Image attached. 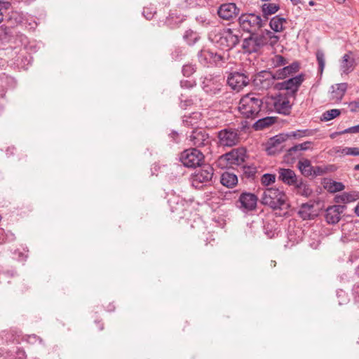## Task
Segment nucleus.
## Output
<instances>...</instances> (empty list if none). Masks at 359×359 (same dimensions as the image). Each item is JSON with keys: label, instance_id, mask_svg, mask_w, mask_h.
Listing matches in <instances>:
<instances>
[{"label": "nucleus", "instance_id": "13d9d810", "mask_svg": "<svg viewBox=\"0 0 359 359\" xmlns=\"http://www.w3.org/2000/svg\"><path fill=\"white\" fill-rule=\"evenodd\" d=\"M346 133H359V125L348 128L343 131L339 132V134Z\"/></svg>", "mask_w": 359, "mask_h": 359}, {"label": "nucleus", "instance_id": "f03ea898", "mask_svg": "<svg viewBox=\"0 0 359 359\" xmlns=\"http://www.w3.org/2000/svg\"><path fill=\"white\" fill-rule=\"evenodd\" d=\"M211 41L220 49L230 50L234 48L241 39L240 32L231 28H224L210 36Z\"/></svg>", "mask_w": 359, "mask_h": 359}, {"label": "nucleus", "instance_id": "412c9836", "mask_svg": "<svg viewBox=\"0 0 359 359\" xmlns=\"http://www.w3.org/2000/svg\"><path fill=\"white\" fill-rule=\"evenodd\" d=\"M245 151L243 149H233L222 156L230 164L239 165L241 162L244 161Z\"/></svg>", "mask_w": 359, "mask_h": 359}, {"label": "nucleus", "instance_id": "473e14b6", "mask_svg": "<svg viewBox=\"0 0 359 359\" xmlns=\"http://www.w3.org/2000/svg\"><path fill=\"white\" fill-rule=\"evenodd\" d=\"M295 188L297 193L302 196L309 197L313 194V190L302 180L297 183Z\"/></svg>", "mask_w": 359, "mask_h": 359}, {"label": "nucleus", "instance_id": "e433bc0d", "mask_svg": "<svg viewBox=\"0 0 359 359\" xmlns=\"http://www.w3.org/2000/svg\"><path fill=\"white\" fill-rule=\"evenodd\" d=\"M313 205L303 203L298 212V215L304 220L311 219V210Z\"/></svg>", "mask_w": 359, "mask_h": 359}, {"label": "nucleus", "instance_id": "f257e3e1", "mask_svg": "<svg viewBox=\"0 0 359 359\" xmlns=\"http://www.w3.org/2000/svg\"><path fill=\"white\" fill-rule=\"evenodd\" d=\"M263 103V98L260 95L248 93L240 100L238 110L245 118L255 119L262 111Z\"/></svg>", "mask_w": 359, "mask_h": 359}, {"label": "nucleus", "instance_id": "6e6d98bb", "mask_svg": "<svg viewBox=\"0 0 359 359\" xmlns=\"http://www.w3.org/2000/svg\"><path fill=\"white\" fill-rule=\"evenodd\" d=\"M26 340L28 343L32 344H36L37 341H39L41 344L43 341L42 339L36 334H30L27 336Z\"/></svg>", "mask_w": 359, "mask_h": 359}, {"label": "nucleus", "instance_id": "ddd939ff", "mask_svg": "<svg viewBox=\"0 0 359 359\" xmlns=\"http://www.w3.org/2000/svg\"><path fill=\"white\" fill-rule=\"evenodd\" d=\"M275 80V72L264 70L255 76L253 83L259 88L267 89L273 85Z\"/></svg>", "mask_w": 359, "mask_h": 359}, {"label": "nucleus", "instance_id": "5fc2aeb1", "mask_svg": "<svg viewBox=\"0 0 359 359\" xmlns=\"http://www.w3.org/2000/svg\"><path fill=\"white\" fill-rule=\"evenodd\" d=\"M313 144L312 142L306 141L301 144H295V147H297V149L300 153L304 151H306L309 149Z\"/></svg>", "mask_w": 359, "mask_h": 359}, {"label": "nucleus", "instance_id": "f704fd0d", "mask_svg": "<svg viewBox=\"0 0 359 359\" xmlns=\"http://www.w3.org/2000/svg\"><path fill=\"white\" fill-rule=\"evenodd\" d=\"M336 170L334 165H328L326 166H315L313 170V177L322 176L327 172H334Z\"/></svg>", "mask_w": 359, "mask_h": 359}, {"label": "nucleus", "instance_id": "423d86ee", "mask_svg": "<svg viewBox=\"0 0 359 359\" xmlns=\"http://www.w3.org/2000/svg\"><path fill=\"white\" fill-rule=\"evenodd\" d=\"M204 160L205 156L203 152L196 148L185 149L180 156V161L184 166L189 168L202 166Z\"/></svg>", "mask_w": 359, "mask_h": 359}, {"label": "nucleus", "instance_id": "7ed1b4c3", "mask_svg": "<svg viewBox=\"0 0 359 359\" xmlns=\"http://www.w3.org/2000/svg\"><path fill=\"white\" fill-rule=\"evenodd\" d=\"M287 196L277 188H268L263 192L261 196V203L273 210H283L288 208L286 203Z\"/></svg>", "mask_w": 359, "mask_h": 359}, {"label": "nucleus", "instance_id": "aec40b11", "mask_svg": "<svg viewBox=\"0 0 359 359\" xmlns=\"http://www.w3.org/2000/svg\"><path fill=\"white\" fill-rule=\"evenodd\" d=\"M352 52L346 53L340 62V71L341 74H348L352 72L355 67V60L352 56Z\"/></svg>", "mask_w": 359, "mask_h": 359}, {"label": "nucleus", "instance_id": "9b49d317", "mask_svg": "<svg viewBox=\"0 0 359 359\" xmlns=\"http://www.w3.org/2000/svg\"><path fill=\"white\" fill-rule=\"evenodd\" d=\"M289 135L280 133L271 137L266 144V151L269 155H276L280 154L283 150L282 144L285 142Z\"/></svg>", "mask_w": 359, "mask_h": 359}, {"label": "nucleus", "instance_id": "6e6552de", "mask_svg": "<svg viewBox=\"0 0 359 359\" xmlns=\"http://www.w3.org/2000/svg\"><path fill=\"white\" fill-rule=\"evenodd\" d=\"M201 79V86L206 94L213 96L222 93L224 86L219 76L209 74Z\"/></svg>", "mask_w": 359, "mask_h": 359}, {"label": "nucleus", "instance_id": "e2e57ef3", "mask_svg": "<svg viewBox=\"0 0 359 359\" xmlns=\"http://www.w3.org/2000/svg\"><path fill=\"white\" fill-rule=\"evenodd\" d=\"M26 357L25 351L23 349L18 348L16 351V355L13 359H24Z\"/></svg>", "mask_w": 359, "mask_h": 359}, {"label": "nucleus", "instance_id": "4be33fe9", "mask_svg": "<svg viewBox=\"0 0 359 359\" xmlns=\"http://www.w3.org/2000/svg\"><path fill=\"white\" fill-rule=\"evenodd\" d=\"M242 48L244 53H252L257 52L260 48L255 41V36L254 34H250V35L244 39L242 43Z\"/></svg>", "mask_w": 359, "mask_h": 359}, {"label": "nucleus", "instance_id": "c9c22d12", "mask_svg": "<svg viewBox=\"0 0 359 359\" xmlns=\"http://www.w3.org/2000/svg\"><path fill=\"white\" fill-rule=\"evenodd\" d=\"M325 188L330 193H335L344 190L345 186L342 182L330 180L325 184Z\"/></svg>", "mask_w": 359, "mask_h": 359}, {"label": "nucleus", "instance_id": "bf43d9fd", "mask_svg": "<svg viewBox=\"0 0 359 359\" xmlns=\"http://www.w3.org/2000/svg\"><path fill=\"white\" fill-rule=\"evenodd\" d=\"M194 4V0H179V6L182 8H187Z\"/></svg>", "mask_w": 359, "mask_h": 359}, {"label": "nucleus", "instance_id": "774afa93", "mask_svg": "<svg viewBox=\"0 0 359 359\" xmlns=\"http://www.w3.org/2000/svg\"><path fill=\"white\" fill-rule=\"evenodd\" d=\"M293 5H297L299 3L301 2V0H291Z\"/></svg>", "mask_w": 359, "mask_h": 359}, {"label": "nucleus", "instance_id": "58836bf2", "mask_svg": "<svg viewBox=\"0 0 359 359\" xmlns=\"http://www.w3.org/2000/svg\"><path fill=\"white\" fill-rule=\"evenodd\" d=\"M266 33L268 34V29H264L260 33H258L257 32L253 33L255 36V41L258 43L260 48L268 45V35Z\"/></svg>", "mask_w": 359, "mask_h": 359}, {"label": "nucleus", "instance_id": "69168bd1", "mask_svg": "<svg viewBox=\"0 0 359 359\" xmlns=\"http://www.w3.org/2000/svg\"><path fill=\"white\" fill-rule=\"evenodd\" d=\"M96 323H97L98 329L99 330H102L104 329V325L100 321H95Z\"/></svg>", "mask_w": 359, "mask_h": 359}, {"label": "nucleus", "instance_id": "49530a36", "mask_svg": "<svg viewBox=\"0 0 359 359\" xmlns=\"http://www.w3.org/2000/svg\"><path fill=\"white\" fill-rule=\"evenodd\" d=\"M276 181V175L271 173L264 174L261 178V182L264 186H269Z\"/></svg>", "mask_w": 359, "mask_h": 359}, {"label": "nucleus", "instance_id": "9d476101", "mask_svg": "<svg viewBox=\"0 0 359 359\" xmlns=\"http://www.w3.org/2000/svg\"><path fill=\"white\" fill-rule=\"evenodd\" d=\"M249 75L245 72H233L227 77V84L233 90L239 92L250 83Z\"/></svg>", "mask_w": 359, "mask_h": 359}, {"label": "nucleus", "instance_id": "3c124183", "mask_svg": "<svg viewBox=\"0 0 359 359\" xmlns=\"http://www.w3.org/2000/svg\"><path fill=\"white\" fill-rule=\"evenodd\" d=\"M266 34L268 35V36H267L268 37V39H267L268 45H269L271 46H273L279 41V36L276 35L274 32H273L270 30H268V34L266 33Z\"/></svg>", "mask_w": 359, "mask_h": 359}, {"label": "nucleus", "instance_id": "052dcab7", "mask_svg": "<svg viewBox=\"0 0 359 359\" xmlns=\"http://www.w3.org/2000/svg\"><path fill=\"white\" fill-rule=\"evenodd\" d=\"M180 100L181 102L180 106L182 109H186L187 107L191 106L193 104L192 100L190 99L182 100V95H181Z\"/></svg>", "mask_w": 359, "mask_h": 359}, {"label": "nucleus", "instance_id": "338daca9", "mask_svg": "<svg viewBox=\"0 0 359 359\" xmlns=\"http://www.w3.org/2000/svg\"><path fill=\"white\" fill-rule=\"evenodd\" d=\"M354 212L359 217V202L358 204L355 207Z\"/></svg>", "mask_w": 359, "mask_h": 359}, {"label": "nucleus", "instance_id": "4468645a", "mask_svg": "<svg viewBox=\"0 0 359 359\" xmlns=\"http://www.w3.org/2000/svg\"><path fill=\"white\" fill-rule=\"evenodd\" d=\"M240 8L234 3L222 4L218 8V16L224 20L235 19L239 14Z\"/></svg>", "mask_w": 359, "mask_h": 359}, {"label": "nucleus", "instance_id": "8fccbe9b", "mask_svg": "<svg viewBox=\"0 0 359 359\" xmlns=\"http://www.w3.org/2000/svg\"><path fill=\"white\" fill-rule=\"evenodd\" d=\"M257 172V168L255 166L249 165L243 166V174L248 178H253Z\"/></svg>", "mask_w": 359, "mask_h": 359}, {"label": "nucleus", "instance_id": "4c0bfd02", "mask_svg": "<svg viewBox=\"0 0 359 359\" xmlns=\"http://www.w3.org/2000/svg\"><path fill=\"white\" fill-rule=\"evenodd\" d=\"M199 38L198 34L191 29L187 30L183 35L184 40L189 46L194 45Z\"/></svg>", "mask_w": 359, "mask_h": 359}, {"label": "nucleus", "instance_id": "1a4fd4ad", "mask_svg": "<svg viewBox=\"0 0 359 359\" xmlns=\"http://www.w3.org/2000/svg\"><path fill=\"white\" fill-rule=\"evenodd\" d=\"M240 131L238 128L227 127L217 133L218 144L223 147H233L240 141Z\"/></svg>", "mask_w": 359, "mask_h": 359}, {"label": "nucleus", "instance_id": "a19ab883", "mask_svg": "<svg viewBox=\"0 0 359 359\" xmlns=\"http://www.w3.org/2000/svg\"><path fill=\"white\" fill-rule=\"evenodd\" d=\"M341 111L337 109H332L325 111L321 116L320 120L322 121H329L339 116Z\"/></svg>", "mask_w": 359, "mask_h": 359}, {"label": "nucleus", "instance_id": "0e129e2a", "mask_svg": "<svg viewBox=\"0 0 359 359\" xmlns=\"http://www.w3.org/2000/svg\"><path fill=\"white\" fill-rule=\"evenodd\" d=\"M154 13L151 11H149L148 8H144L142 15L145 17L147 20H151L154 17Z\"/></svg>", "mask_w": 359, "mask_h": 359}, {"label": "nucleus", "instance_id": "864d4df0", "mask_svg": "<svg viewBox=\"0 0 359 359\" xmlns=\"http://www.w3.org/2000/svg\"><path fill=\"white\" fill-rule=\"evenodd\" d=\"M196 86L195 80L184 79L180 81V86L182 88L191 89Z\"/></svg>", "mask_w": 359, "mask_h": 359}, {"label": "nucleus", "instance_id": "f3484780", "mask_svg": "<svg viewBox=\"0 0 359 359\" xmlns=\"http://www.w3.org/2000/svg\"><path fill=\"white\" fill-rule=\"evenodd\" d=\"M201 168L193 176V184L206 183L211 181L214 169L209 164H203Z\"/></svg>", "mask_w": 359, "mask_h": 359}, {"label": "nucleus", "instance_id": "cd10ccee", "mask_svg": "<svg viewBox=\"0 0 359 359\" xmlns=\"http://www.w3.org/2000/svg\"><path fill=\"white\" fill-rule=\"evenodd\" d=\"M2 340L6 342H18V338L20 336V332L15 329L4 330L1 333Z\"/></svg>", "mask_w": 359, "mask_h": 359}, {"label": "nucleus", "instance_id": "79ce46f5", "mask_svg": "<svg viewBox=\"0 0 359 359\" xmlns=\"http://www.w3.org/2000/svg\"><path fill=\"white\" fill-rule=\"evenodd\" d=\"M316 55V60L318 64V71L320 74H322L325 65V54L323 50H318Z\"/></svg>", "mask_w": 359, "mask_h": 359}, {"label": "nucleus", "instance_id": "ea45409f", "mask_svg": "<svg viewBox=\"0 0 359 359\" xmlns=\"http://www.w3.org/2000/svg\"><path fill=\"white\" fill-rule=\"evenodd\" d=\"M355 200V198L353 194L346 192L335 196L334 199V202L337 203H347L354 201Z\"/></svg>", "mask_w": 359, "mask_h": 359}, {"label": "nucleus", "instance_id": "a878e982", "mask_svg": "<svg viewBox=\"0 0 359 359\" xmlns=\"http://www.w3.org/2000/svg\"><path fill=\"white\" fill-rule=\"evenodd\" d=\"M276 121V118L273 116H266L258 119L254 123L252 128L255 130H262L269 126L273 125Z\"/></svg>", "mask_w": 359, "mask_h": 359}, {"label": "nucleus", "instance_id": "bb28decb", "mask_svg": "<svg viewBox=\"0 0 359 359\" xmlns=\"http://www.w3.org/2000/svg\"><path fill=\"white\" fill-rule=\"evenodd\" d=\"M286 22V18L277 15L271 19L269 26L273 32H280L284 29L283 24Z\"/></svg>", "mask_w": 359, "mask_h": 359}, {"label": "nucleus", "instance_id": "20e7f679", "mask_svg": "<svg viewBox=\"0 0 359 359\" xmlns=\"http://www.w3.org/2000/svg\"><path fill=\"white\" fill-rule=\"evenodd\" d=\"M238 22L244 32L252 34L264 26L266 20L255 13H243L238 17Z\"/></svg>", "mask_w": 359, "mask_h": 359}, {"label": "nucleus", "instance_id": "2eb2a0df", "mask_svg": "<svg viewBox=\"0 0 359 359\" xmlns=\"http://www.w3.org/2000/svg\"><path fill=\"white\" fill-rule=\"evenodd\" d=\"M288 96L279 93L273 98V104L275 111L280 114L289 115L291 112L292 104H290Z\"/></svg>", "mask_w": 359, "mask_h": 359}, {"label": "nucleus", "instance_id": "de8ad7c7", "mask_svg": "<svg viewBox=\"0 0 359 359\" xmlns=\"http://www.w3.org/2000/svg\"><path fill=\"white\" fill-rule=\"evenodd\" d=\"M271 62L273 67H278L280 66L285 65L287 64L286 59L280 55H276L272 58Z\"/></svg>", "mask_w": 359, "mask_h": 359}, {"label": "nucleus", "instance_id": "5701e85b", "mask_svg": "<svg viewBox=\"0 0 359 359\" xmlns=\"http://www.w3.org/2000/svg\"><path fill=\"white\" fill-rule=\"evenodd\" d=\"M168 203L172 212H182L185 209V201L178 196H171L168 198Z\"/></svg>", "mask_w": 359, "mask_h": 359}, {"label": "nucleus", "instance_id": "f8f14e48", "mask_svg": "<svg viewBox=\"0 0 359 359\" xmlns=\"http://www.w3.org/2000/svg\"><path fill=\"white\" fill-rule=\"evenodd\" d=\"M258 198L252 193L243 192L238 198V207L244 212L255 210L257 208Z\"/></svg>", "mask_w": 359, "mask_h": 359}, {"label": "nucleus", "instance_id": "39448f33", "mask_svg": "<svg viewBox=\"0 0 359 359\" xmlns=\"http://www.w3.org/2000/svg\"><path fill=\"white\" fill-rule=\"evenodd\" d=\"M187 140L189 144L193 148H208L209 149L212 144V139L207 130L203 128H196L192 130L187 136Z\"/></svg>", "mask_w": 359, "mask_h": 359}, {"label": "nucleus", "instance_id": "7c9ffc66", "mask_svg": "<svg viewBox=\"0 0 359 359\" xmlns=\"http://www.w3.org/2000/svg\"><path fill=\"white\" fill-rule=\"evenodd\" d=\"M301 156L302 153H300L297 149V147L294 145L293 147L287 149L286 153L284 155V160L287 163H292Z\"/></svg>", "mask_w": 359, "mask_h": 359}, {"label": "nucleus", "instance_id": "2f4dec72", "mask_svg": "<svg viewBox=\"0 0 359 359\" xmlns=\"http://www.w3.org/2000/svg\"><path fill=\"white\" fill-rule=\"evenodd\" d=\"M210 65L215 67H222L226 62V59L224 55L218 53L210 50Z\"/></svg>", "mask_w": 359, "mask_h": 359}, {"label": "nucleus", "instance_id": "c03bdc74", "mask_svg": "<svg viewBox=\"0 0 359 359\" xmlns=\"http://www.w3.org/2000/svg\"><path fill=\"white\" fill-rule=\"evenodd\" d=\"M198 113H193L190 116H184L182 119L183 124L187 127L194 126L196 123V121L194 120L198 118Z\"/></svg>", "mask_w": 359, "mask_h": 359}, {"label": "nucleus", "instance_id": "72a5a7b5", "mask_svg": "<svg viewBox=\"0 0 359 359\" xmlns=\"http://www.w3.org/2000/svg\"><path fill=\"white\" fill-rule=\"evenodd\" d=\"M198 62L205 67L210 65V50L202 49L197 54Z\"/></svg>", "mask_w": 359, "mask_h": 359}, {"label": "nucleus", "instance_id": "4d7b16f0", "mask_svg": "<svg viewBox=\"0 0 359 359\" xmlns=\"http://www.w3.org/2000/svg\"><path fill=\"white\" fill-rule=\"evenodd\" d=\"M168 136L170 139V141L173 143H179L180 142V134L175 131V130H172L169 134H168Z\"/></svg>", "mask_w": 359, "mask_h": 359}, {"label": "nucleus", "instance_id": "b1692460", "mask_svg": "<svg viewBox=\"0 0 359 359\" xmlns=\"http://www.w3.org/2000/svg\"><path fill=\"white\" fill-rule=\"evenodd\" d=\"M220 182L223 186L232 188L238 183L237 175L229 172H224L222 174Z\"/></svg>", "mask_w": 359, "mask_h": 359}, {"label": "nucleus", "instance_id": "6ab92c4d", "mask_svg": "<svg viewBox=\"0 0 359 359\" xmlns=\"http://www.w3.org/2000/svg\"><path fill=\"white\" fill-rule=\"evenodd\" d=\"M299 63L298 62H294L290 65L278 69L275 72V79H276V80L285 79L299 72Z\"/></svg>", "mask_w": 359, "mask_h": 359}, {"label": "nucleus", "instance_id": "37998d69", "mask_svg": "<svg viewBox=\"0 0 359 359\" xmlns=\"http://www.w3.org/2000/svg\"><path fill=\"white\" fill-rule=\"evenodd\" d=\"M196 71V65L193 64H187L183 65L182 72V74L186 77L191 76L193 74H194Z\"/></svg>", "mask_w": 359, "mask_h": 359}, {"label": "nucleus", "instance_id": "603ef678", "mask_svg": "<svg viewBox=\"0 0 359 359\" xmlns=\"http://www.w3.org/2000/svg\"><path fill=\"white\" fill-rule=\"evenodd\" d=\"M28 250L23 249V251H20V250H16L14 251V255L15 258L20 262L25 261L28 257Z\"/></svg>", "mask_w": 359, "mask_h": 359}, {"label": "nucleus", "instance_id": "c85d7f7f", "mask_svg": "<svg viewBox=\"0 0 359 359\" xmlns=\"http://www.w3.org/2000/svg\"><path fill=\"white\" fill-rule=\"evenodd\" d=\"M279 6L276 4H264L262 6V11L263 15L262 19L266 20V22L267 20L269 19V16L276 13L279 10Z\"/></svg>", "mask_w": 359, "mask_h": 359}, {"label": "nucleus", "instance_id": "393cba45", "mask_svg": "<svg viewBox=\"0 0 359 359\" xmlns=\"http://www.w3.org/2000/svg\"><path fill=\"white\" fill-rule=\"evenodd\" d=\"M297 167L301 172V173L306 177H313V166L311 165V161L304 158L302 161H299L297 164Z\"/></svg>", "mask_w": 359, "mask_h": 359}, {"label": "nucleus", "instance_id": "09e8293b", "mask_svg": "<svg viewBox=\"0 0 359 359\" xmlns=\"http://www.w3.org/2000/svg\"><path fill=\"white\" fill-rule=\"evenodd\" d=\"M344 155L358 156H359V148L358 147H344L341 151Z\"/></svg>", "mask_w": 359, "mask_h": 359}, {"label": "nucleus", "instance_id": "dca6fc26", "mask_svg": "<svg viewBox=\"0 0 359 359\" xmlns=\"http://www.w3.org/2000/svg\"><path fill=\"white\" fill-rule=\"evenodd\" d=\"M346 208L345 205H334L329 206L325 214V221L330 224L338 223L341 219V215Z\"/></svg>", "mask_w": 359, "mask_h": 359}, {"label": "nucleus", "instance_id": "680f3d73", "mask_svg": "<svg viewBox=\"0 0 359 359\" xmlns=\"http://www.w3.org/2000/svg\"><path fill=\"white\" fill-rule=\"evenodd\" d=\"M348 107H349L350 111L351 112L358 111H359V100L351 102L348 104Z\"/></svg>", "mask_w": 359, "mask_h": 359}, {"label": "nucleus", "instance_id": "c756f323", "mask_svg": "<svg viewBox=\"0 0 359 359\" xmlns=\"http://www.w3.org/2000/svg\"><path fill=\"white\" fill-rule=\"evenodd\" d=\"M348 84L346 83H340L336 84V86H332L333 90L332 91V98L336 100H341L346 90Z\"/></svg>", "mask_w": 359, "mask_h": 359}, {"label": "nucleus", "instance_id": "0eeeda50", "mask_svg": "<svg viewBox=\"0 0 359 359\" xmlns=\"http://www.w3.org/2000/svg\"><path fill=\"white\" fill-rule=\"evenodd\" d=\"M304 79L305 74L302 73L283 82L277 83L276 88L278 90H286L287 96L296 99L297 93Z\"/></svg>", "mask_w": 359, "mask_h": 359}, {"label": "nucleus", "instance_id": "a18cd8bd", "mask_svg": "<svg viewBox=\"0 0 359 359\" xmlns=\"http://www.w3.org/2000/svg\"><path fill=\"white\" fill-rule=\"evenodd\" d=\"M289 137H293L294 138H300L302 137L310 136L313 135V132L310 130H297V131L291 132Z\"/></svg>", "mask_w": 359, "mask_h": 359}, {"label": "nucleus", "instance_id": "a211bd4d", "mask_svg": "<svg viewBox=\"0 0 359 359\" xmlns=\"http://www.w3.org/2000/svg\"><path fill=\"white\" fill-rule=\"evenodd\" d=\"M278 180L289 186H295L299 182L294 171L290 168H279L278 170Z\"/></svg>", "mask_w": 359, "mask_h": 359}]
</instances>
